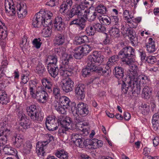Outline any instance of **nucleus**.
<instances>
[{
	"instance_id": "54",
	"label": "nucleus",
	"mask_w": 159,
	"mask_h": 159,
	"mask_svg": "<svg viewBox=\"0 0 159 159\" xmlns=\"http://www.w3.org/2000/svg\"><path fill=\"white\" fill-rule=\"evenodd\" d=\"M47 79H43L42 80V83L43 85V86L45 88V89H48V91L49 93H51L52 92V89H51V85H47L46 84Z\"/></svg>"
},
{
	"instance_id": "36",
	"label": "nucleus",
	"mask_w": 159,
	"mask_h": 159,
	"mask_svg": "<svg viewBox=\"0 0 159 159\" xmlns=\"http://www.w3.org/2000/svg\"><path fill=\"white\" fill-rule=\"evenodd\" d=\"M2 65L0 66V80L3 79L5 76V72L7 70V63L6 61L2 62Z\"/></svg>"
},
{
	"instance_id": "46",
	"label": "nucleus",
	"mask_w": 159,
	"mask_h": 159,
	"mask_svg": "<svg viewBox=\"0 0 159 159\" xmlns=\"http://www.w3.org/2000/svg\"><path fill=\"white\" fill-rule=\"evenodd\" d=\"M8 127V121L7 119H5L0 121V132L2 130L3 132V130L7 128Z\"/></svg>"
},
{
	"instance_id": "20",
	"label": "nucleus",
	"mask_w": 159,
	"mask_h": 159,
	"mask_svg": "<svg viewBox=\"0 0 159 159\" xmlns=\"http://www.w3.org/2000/svg\"><path fill=\"white\" fill-rule=\"evenodd\" d=\"M59 120V122L60 125H62V126L66 128H74L72 126V123L71 119L68 116H66L63 120Z\"/></svg>"
},
{
	"instance_id": "37",
	"label": "nucleus",
	"mask_w": 159,
	"mask_h": 159,
	"mask_svg": "<svg viewBox=\"0 0 159 159\" xmlns=\"http://www.w3.org/2000/svg\"><path fill=\"white\" fill-rule=\"evenodd\" d=\"M76 44L77 45L81 44L88 41V37L86 35L81 37H77L75 38Z\"/></svg>"
},
{
	"instance_id": "2",
	"label": "nucleus",
	"mask_w": 159,
	"mask_h": 159,
	"mask_svg": "<svg viewBox=\"0 0 159 159\" xmlns=\"http://www.w3.org/2000/svg\"><path fill=\"white\" fill-rule=\"evenodd\" d=\"M135 57L134 49L131 47L125 46L119 51L118 55H114L110 58L114 62L119 58L124 64L129 65L134 62Z\"/></svg>"
},
{
	"instance_id": "63",
	"label": "nucleus",
	"mask_w": 159,
	"mask_h": 159,
	"mask_svg": "<svg viewBox=\"0 0 159 159\" xmlns=\"http://www.w3.org/2000/svg\"><path fill=\"white\" fill-rule=\"evenodd\" d=\"M55 52L60 56H63L64 53L63 48H57L55 49Z\"/></svg>"
},
{
	"instance_id": "19",
	"label": "nucleus",
	"mask_w": 159,
	"mask_h": 159,
	"mask_svg": "<svg viewBox=\"0 0 159 159\" xmlns=\"http://www.w3.org/2000/svg\"><path fill=\"white\" fill-rule=\"evenodd\" d=\"M48 94L46 92L36 93L34 98H36L38 102L43 103H45L48 98Z\"/></svg>"
},
{
	"instance_id": "40",
	"label": "nucleus",
	"mask_w": 159,
	"mask_h": 159,
	"mask_svg": "<svg viewBox=\"0 0 159 159\" xmlns=\"http://www.w3.org/2000/svg\"><path fill=\"white\" fill-rule=\"evenodd\" d=\"M61 91L58 86H54L52 88V94L55 98L58 99L60 97H61Z\"/></svg>"
},
{
	"instance_id": "52",
	"label": "nucleus",
	"mask_w": 159,
	"mask_h": 159,
	"mask_svg": "<svg viewBox=\"0 0 159 159\" xmlns=\"http://www.w3.org/2000/svg\"><path fill=\"white\" fill-rule=\"evenodd\" d=\"M41 40L40 38H36L34 39L32 42L34 46L37 49L39 48L42 43L41 42Z\"/></svg>"
},
{
	"instance_id": "57",
	"label": "nucleus",
	"mask_w": 159,
	"mask_h": 159,
	"mask_svg": "<svg viewBox=\"0 0 159 159\" xmlns=\"http://www.w3.org/2000/svg\"><path fill=\"white\" fill-rule=\"evenodd\" d=\"M126 21L129 24V25L130 27L129 28H131V29L133 28H135L138 25V24L135 21H134V19L132 20L131 19H130V20H128Z\"/></svg>"
},
{
	"instance_id": "28",
	"label": "nucleus",
	"mask_w": 159,
	"mask_h": 159,
	"mask_svg": "<svg viewBox=\"0 0 159 159\" xmlns=\"http://www.w3.org/2000/svg\"><path fill=\"white\" fill-rule=\"evenodd\" d=\"M55 155L59 159H69L68 153L64 149L57 150Z\"/></svg>"
},
{
	"instance_id": "29",
	"label": "nucleus",
	"mask_w": 159,
	"mask_h": 159,
	"mask_svg": "<svg viewBox=\"0 0 159 159\" xmlns=\"http://www.w3.org/2000/svg\"><path fill=\"white\" fill-rule=\"evenodd\" d=\"M10 134V130L8 128L5 129V130H2L0 132V142L2 144L5 143L7 140V137Z\"/></svg>"
},
{
	"instance_id": "27",
	"label": "nucleus",
	"mask_w": 159,
	"mask_h": 159,
	"mask_svg": "<svg viewBox=\"0 0 159 159\" xmlns=\"http://www.w3.org/2000/svg\"><path fill=\"white\" fill-rule=\"evenodd\" d=\"M47 145V144H44L43 142H38L36 145V150L39 156H44V154L45 153L44 147Z\"/></svg>"
},
{
	"instance_id": "48",
	"label": "nucleus",
	"mask_w": 159,
	"mask_h": 159,
	"mask_svg": "<svg viewBox=\"0 0 159 159\" xmlns=\"http://www.w3.org/2000/svg\"><path fill=\"white\" fill-rule=\"evenodd\" d=\"M9 101L7 94H0V103L2 105L6 104Z\"/></svg>"
},
{
	"instance_id": "43",
	"label": "nucleus",
	"mask_w": 159,
	"mask_h": 159,
	"mask_svg": "<svg viewBox=\"0 0 159 159\" xmlns=\"http://www.w3.org/2000/svg\"><path fill=\"white\" fill-rule=\"evenodd\" d=\"M116 27H112L109 30V33L111 35L116 37H119L120 35L119 28Z\"/></svg>"
},
{
	"instance_id": "9",
	"label": "nucleus",
	"mask_w": 159,
	"mask_h": 159,
	"mask_svg": "<svg viewBox=\"0 0 159 159\" xmlns=\"http://www.w3.org/2000/svg\"><path fill=\"white\" fill-rule=\"evenodd\" d=\"M47 12V13L44 11H40L39 12L42 16V20L43 22V26L51 25L52 24V20H51L52 13L50 11Z\"/></svg>"
},
{
	"instance_id": "21",
	"label": "nucleus",
	"mask_w": 159,
	"mask_h": 159,
	"mask_svg": "<svg viewBox=\"0 0 159 159\" xmlns=\"http://www.w3.org/2000/svg\"><path fill=\"white\" fill-rule=\"evenodd\" d=\"M96 66L93 65L89 66L88 62H87V66L83 69L82 70V75L83 76L86 77L90 75L91 72L94 71L96 72Z\"/></svg>"
},
{
	"instance_id": "60",
	"label": "nucleus",
	"mask_w": 159,
	"mask_h": 159,
	"mask_svg": "<svg viewBox=\"0 0 159 159\" xmlns=\"http://www.w3.org/2000/svg\"><path fill=\"white\" fill-rule=\"evenodd\" d=\"M159 117V114L158 113H155L153 116L152 123V125L157 124L158 119Z\"/></svg>"
},
{
	"instance_id": "50",
	"label": "nucleus",
	"mask_w": 159,
	"mask_h": 159,
	"mask_svg": "<svg viewBox=\"0 0 159 159\" xmlns=\"http://www.w3.org/2000/svg\"><path fill=\"white\" fill-rule=\"evenodd\" d=\"M32 145L30 142L27 141L25 144L23 145L24 151L26 153L30 152V150L32 148Z\"/></svg>"
},
{
	"instance_id": "17",
	"label": "nucleus",
	"mask_w": 159,
	"mask_h": 159,
	"mask_svg": "<svg viewBox=\"0 0 159 159\" xmlns=\"http://www.w3.org/2000/svg\"><path fill=\"white\" fill-rule=\"evenodd\" d=\"M84 88L85 86L84 84H79L75 89V94L81 99H84L85 97V92L84 91Z\"/></svg>"
},
{
	"instance_id": "56",
	"label": "nucleus",
	"mask_w": 159,
	"mask_h": 159,
	"mask_svg": "<svg viewBox=\"0 0 159 159\" xmlns=\"http://www.w3.org/2000/svg\"><path fill=\"white\" fill-rule=\"evenodd\" d=\"M71 137V139L74 142L79 139L82 138V135L80 134L73 133L72 134Z\"/></svg>"
},
{
	"instance_id": "3",
	"label": "nucleus",
	"mask_w": 159,
	"mask_h": 159,
	"mask_svg": "<svg viewBox=\"0 0 159 159\" xmlns=\"http://www.w3.org/2000/svg\"><path fill=\"white\" fill-rule=\"evenodd\" d=\"M94 0H80L77 6H73L70 11L67 14L68 17L72 18L75 16H78L82 15V11L86 8L92 4Z\"/></svg>"
},
{
	"instance_id": "18",
	"label": "nucleus",
	"mask_w": 159,
	"mask_h": 159,
	"mask_svg": "<svg viewBox=\"0 0 159 159\" xmlns=\"http://www.w3.org/2000/svg\"><path fill=\"white\" fill-rule=\"evenodd\" d=\"M90 10L89 9H86L84 12L85 13L83 16L86 19H87L90 21H93L95 20L96 17H97L98 19V16H100L98 14L97 12L94 11L92 13H90Z\"/></svg>"
},
{
	"instance_id": "45",
	"label": "nucleus",
	"mask_w": 159,
	"mask_h": 159,
	"mask_svg": "<svg viewBox=\"0 0 159 159\" xmlns=\"http://www.w3.org/2000/svg\"><path fill=\"white\" fill-rule=\"evenodd\" d=\"M50 26H44L45 27L43 29L42 33V35L44 37H47L50 36L52 31L50 28H48Z\"/></svg>"
},
{
	"instance_id": "31",
	"label": "nucleus",
	"mask_w": 159,
	"mask_h": 159,
	"mask_svg": "<svg viewBox=\"0 0 159 159\" xmlns=\"http://www.w3.org/2000/svg\"><path fill=\"white\" fill-rule=\"evenodd\" d=\"M152 89L150 87L145 86L142 91V96L145 99H149L151 94Z\"/></svg>"
},
{
	"instance_id": "24",
	"label": "nucleus",
	"mask_w": 159,
	"mask_h": 159,
	"mask_svg": "<svg viewBox=\"0 0 159 159\" xmlns=\"http://www.w3.org/2000/svg\"><path fill=\"white\" fill-rule=\"evenodd\" d=\"M133 62L130 64L131 65L129 70L130 74L129 78H130V80L131 79H132L133 78H135V77L137 76L139 71L137 66L134 64H132Z\"/></svg>"
},
{
	"instance_id": "47",
	"label": "nucleus",
	"mask_w": 159,
	"mask_h": 159,
	"mask_svg": "<svg viewBox=\"0 0 159 159\" xmlns=\"http://www.w3.org/2000/svg\"><path fill=\"white\" fill-rule=\"evenodd\" d=\"M147 50L150 53H152L155 51V47L154 42L148 43L146 45Z\"/></svg>"
},
{
	"instance_id": "58",
	"label": "nucleus",
	"mask_w": 159,
	"mask_h": 159,
	"mask_svg": "<svg viewBox=\"0 0 159 159\" xmlns=\"http://www.w3.org/2000/svg\"><path fill=\"white\" fill-rule=\"evenodd\" d=\"M146 61L149 63L154 64L157 61V59L154 56H149L147 57Z\"/></svg>"
},
{
	"instance_id": "30",
	"label": "nucleus",
	"mask_w": 159,
	"mask_h": 159,
	"mask_svg": "<svg viewBox=\"0 0 159 159\" xmlns=\"http://www.w3.org/2000/svg\"><path fill=\"white\" fill-rule=\"evenodd\" d=\"M7 36V28L4 23L0 20V39H5Z\"/></svg>"
},
{
	"instance_id": "11",
	"label": "nucleus",
	"mask_w": 159,
	"mask_h": 159,
	"mask_svg": "<svg viewBox=\"0 0 159 159\" xmlns=\"http://www.w3.org/2000/svg\"><path fill=\"white\" fill-rule=\"evenodd\" d=\"M86 20L84 17H81L75 18L73 20L71 21L69 23V25H75L78 27L80 30H83L86 26Z\"/></svg>"
},
{
	"instance_id": "1",
	"label": "nucleus",
	"mask_w": 159,
	"mask_h": 159,
	"mask_svg": "<svg viewBox=\"0 0 159 159\" xmlns=\"http://www.w3.org/2000/svg\"><path fill=\"white\" fill-rule=\"evenodd\" d=\"M148 77L144 75H141L137 78L131 79L129 81L126 82L123 81L121 85V91L122 93H126L128 92L130 96H133L136 93L137 94L140 93L141 85L145 84Z\"/></svg>"
},
{
	"instance_id": "38",
	"label": "nucleus",
	"mask_w": 159,
	"mask_h": 159,
	"mask_svg": "<svg viewBox=\"0 0 159 159\" xmlns=\"http://www.w3.org/2000/svg\"><path fill=\"white\" fill-rule=\"evenodd\" d=\"M3 152L5 154L8 155H14L16 153V150L9 146L4 147L3 146Z\"/></svg>"
},
{
	"instance_id": "6",
	"label": "nucleus",
	"mask_w": 159,
	"mask_h": 159,
	"mask_svg": "<svg viewBox=\"0 0 159 159\" xmlns=\"http://www.w3.org/2000/svg\"><path fill=\"white\" fill-rule=\"evenodd\" d=\"M104 57L102 56L100 53L98 51L93 52L92 55L89 56L87 57V62L89 66L93 65L94 66H98L96 63H101L104 61Z\"/></svg>"
},
{
	"instance_id": "44",
	"label": "nucleus",
	"mask_w": 159,
	"mask_h": 159,
	"mask_svg": "<svg viewBox=\"0 0 159 159\" xmlns=\"http://www.w3.org/2000/svg\"><path fill=\"white\" fill-rule=\"evenodd\" d=\"M15 139L14 144L16 147L19 148L23 145V139L20 136H16Z\"/></svg>"
},
{
	"instance_id": "5",
	"label": "nucleus",
	"mask_w": 159,
	"mask_h": 159,
	"mask_svg": "<svg viewBox=\"0 0 159 159\" xmlns=\"http://www.w3.org/2000/svg\"><path fill=\"white\" fill-rule=\"evenodd\" d=\"M26 110L28 115L33 121L36 122L41 121L43 119V117L39 115L35 105H32L27 107Z\"/></svg>"
},
{
	"instance_id": "61",
	"label": "nucleus",
	"mask_w": 159,
	"mask_h": 159,
	"mask_svg": "<svg viewBox=\"0 0 159 159\" xmlns=\"http://www.w3.org/2000/svg\"><path fill=\"white\" fill-rule=\"evenodd\" d=\"M77 117L78 119H77V117H76L74 118V120L75 119L76 120L75 122H76V123H80V125H83V126H88L89 125V122H84L83 121L82 122V121H81L80 119H79V118H80L78 116H77Z\"/></svg>"
},
{
	"instance_id": "13",
	"label": "nucleus",
	"mask_w": 159,
	"mask_h": 159,
	"mask_svg": "<svg viewBox=\"0 0 159 159\" xmlns=\"http://www.w3.org/2000/svg\"><path fill=\"white\" fill-rule=\"evenodd\" d=\"M74 82L70 78L66 79L65 83L62 82L61 87L63 91L65 92L68 93L71 91L74 87Z\"/></svg>"
},
{
	"instance_id": "7",
	"label": "nucleus",
	"mask_w": 159,
	"mask_h": 159,
	"mask_svg": "<svg viewBox=\"0 0 159 159\" xmlns=\"http://www.w3.org/2000/svg\"><path fill=\"white\" fill-rule=\"evenodd\" d=\"M45 125L47 129L49 131L56 130L59 125V120L54 116H48L45 121Z\"/></svg>"
},
{
	"instance_id": "49",
	"label": "nucleus",
	"mask_w": 159,
	"mask_h": 159,
	"mask_svg": "<svg viewBox=\"0 0 159 159\" xmlns=\"http://www.w3.org/2000/svg\"><path fill=\"white\" fill-rule=\"evenodd\" d=\"M93 26V24L89 25L86 29L85 32L88 35L92 36L94 34L95 30Z\"/></svg>"
},
{
	"instance_id": "22",
	"label": "nucleus",
	"mask_w": 159,
	"mask_h": 159,
	"mask_svg": "<svg viewBox=\"0 0 159 159\" xmlns=\"http://www.w3.org/2000/svg\"><path fill=\"white\" fill-rule=\"evenodd\" d=\"M48 70L51 76L55 78L58 74L59 70L57 65H48Z\"/></svg>"
},
{
	"instance_id": "14",
	"label": "nucleus",
	"mask_w": 159,
	"mask_h": 159,
	"mask_svg": "<svg viewBox=\"0 0 159 159\" xmlns=\"http://www.w3.org/2000/svg\"><path fill=\"white\" fill-rule=\"evenodd\" d=\"M123 33H125L130 38L131 42L133 43L138 42V38L135 31L131 28H125Z\"/></svg>"
},
{
	"instance_id": "15",
	"label": "nucleus",
	"mask_w": 159,
	"mask_h": 159,
	"mask_svg": "<svg viewBox=\"0 0 159 159\" xmlns=\"http://www.w3.org/2000/svg\"><path fill=\"white\" fill-rule=\"evenodd\" d=\"M42 16L40 13L38 12L34 16L33 20L32 25L35 28H38L42 25L43 26V23L42 19Z\"/></svg>"
},
{
	"instance_id": "25",
	"label": "nucleus",
	"mask_w": 159,
	"mask_h": 159,
	"mask_svg": "<svg viewBox=\"0 0 159 159\" xmlns=\"http://www.w3.org/2000/svg\"><path fill=\"white\" fill-rule=\"evenodd\" d=\"M111 23L115 27H121V30L123 31H124L125 29L124 26L122 25L121 21L116 16H112L111 17Z\"/></svg>"
},
{
	"instance_id": "33",
	"label": "nucleus",
	"mask_w": 159,
	"mask_h": 159,
	"mask_svg": "<svg viewBox=\"0 0 159 159\" xmlns=\"http://www.w3.org/2000/svg\"><path fill=\"white\" fill-rule=\"evenodd\" d=\"M57 61V57L56 55H50L47 59L48 65H56Z\"/></svg>"
},
{
	"instance_id": "59",
	"label": "nucleus",
	"mask_w": 159,
	"mask_h": 159,
	"mask_svg": "<svg viewBox=\"0 0 159 159\" xmlns=\"http://www.w3.org/2000/svg\"><path fill=\"white\" fill-rule=\"evenodd\" d=\"M142 113L144 115H146L148 114L149 111V106L146 104H144L142 107Z\"/></svg>"
},
{
	"instance_id": "12",
	"label": "nucleus",
	"mask_w": 159,
	"mask_h": 159,
	"mask_svg": "<svg viewBox=\"0 0 159 159\" xmlns=\"http://www.w3.org/2000/svg\"><path fill=\"white\" fill-rule=\"evenodd\" d=\"M4 6L6 12L10 13L12 16L16 14L15 7L12 0H5Z\"/></svg>"
},
{
	"instance_id": "35",
	"label": "nucleus",
	"mask_w": 159,
	"mask_h": 159,
	"mask_svg": "<svg viewBox=\"0 0 159 159\" xmlns=\"http://www.w3.org/2000/svg\"><path fill=\"white\" fill-rule=\"evenodd\" d=\"M64 37L63 35L61 34H57L54 40V43L59 45L63 44L64 42Z\"/></svg>"
},
{
	"instance_id": "4",
	"label": "nucleus",
	"mask_w": 159,
	"mask_h": 159,
	"mask_svg": "<svg viewBox=\"0 0 159 159\" xmlns=\"http://www.w3.org/2000/svg\"><path fill=\"white\" fill-rule=\"evenodd\" d=\"M72 58L71 55H68L66 58L63 57L61 61L62 66L59 68V71L61 75L65 76H69L71 75L73 71L72 67L70 65L69 60Z\"/></svg>"
},
{
	"instance_id": "16",
	"label": "nucleus",
	"mask_w": 159,
	"mask_h": 159,
	"mask_svg": "<svg viewBox=\"0 0 159 159\" xmlns=\"http://www.w3.org/2000/svg\"><path fill=\"white\" fill-rule=\"evenodd\" d=\"M96 73L105 77H109L111 74V69L108 66H106L104 68L100 66H96Z\"/></svg>"
},
{
	"instance_id": "51",
	"label": "nucleus",
	"mask_w": 159,
	"mask_h": 159,
	"mask_svg": "<svg viewBox=\"0 0 159 159\" xmlns=\"http://www.w3.org/2000/svg\"><path fill=\"white\" fill-rule=\"evenodd\" d=\"M83 55H86L92 50V48L89 45H84L82 46Z\"/></svg>"
},
{
	"instance_id": "39",
	"label": "nucleus",
	"mask_w": 159,
	"mask_h": 159,
	"mask_svg": "<svg viewBox=\"0 0 159 159\" xmlns=\"http://www.w3.org/2000/svg\"><path fill=\"white\" fill-rule=\"evenodd\" d=\"M93 26L94 28L95 31L99 32H104L106 30V28L105 26L99 23L93 24Z\"/></svg>"
},
{
	"instance_id": "62",
	"label": "nucleus",
	"mask_w": 159,
	"mask_h": 159,
	"mask_svg": "<svg viewBox=\"0 0 159 159\" xmlns=\"http://www.w3.org/2000/svg\"><path fill=\"white\" fill-rule=\"evenodd\" d=\"M54 26L56 29L58 30H60L63 29L64 25L63 23H58L54 24Z\"/></svg>"
},
{
	"instance_id": "26",
	"label": "nucleus",
	"mask_w": 159,
	"mask_h": 159,
	"mask_svg": "<svg viewBox=\"0 0 159 159\" xmlns=\"http://www.w3.org/2000/svg\"><path fill=\"white\" fill-rule=\"evenodd\" d=\"M124 69L121 67L116 66L113 70V73L116 77L120 79L124 75Z\"/></svg>"
},
{
	"instance_id": "34",
	"label": "nucleus",
	"mask_w": 159,
	"mask_h": 159,
	"mask_svg": "<svg viewBox=\"0 0 159 159\" xmlns=\"http://www.w3.org/2000/svg\"><path fill=\"white\" fill-rule=\"evenodd\" d=\"M98 19L101 23L103 25H107L111 23V17L110 18L108 16H104L102 17L101 16H99Z\"/></svg>"
},
{
	"instance_id": "55",
	"label": "nucleus",
	"mask_w": 159,
	"mask_h": 159,
	"mask_svg": "<svg viewBox=\"0 0 159 159\" xmlns=\"http://www.w3.org/2000/svg\"><path fill=\"white\" fill-rule=\"evenodd\" d=\"M36 70L38 73L42 74L45 71V68L43 65L39 64L36 67Z\"/></svg>"
},
{
	"instance_id": "42",
	"label": "nucleus",
	"mask_w": 159,
	"mask_h": 159,
	"mask_svg": "<svg viewBox=\"0 0 159 159\" xmlns=\"http://www.w3.org/2000/svg\"><path fill=\"white\" fill-rule=\"evenodd\" d=\"M95 11H97L98 14V13L102 14H106L107 10V7L104 5L100 4L97 6Z\"/></svg>"
},
{
	"instance_id": "41",
	"label": "nucleus",
	"mask_w": 159,
	"mask_h": 159,
	"mask_svg": "<svg viewBox=\"0 0 159 159\" xmlns=\"http://www.w3.org/2000/svg\"><path fill=\"white\" fill-rule=\"evenodd\" d=\"M55 109L59 113L65 114L66 113V110L69 108L66 107H64L61 104L58 103L55 106Z\"/></svg>"
},
{
	"instance_id": "64",
	"label": "nucleus",
	"mask_w": 159,
	"mask_h": 159,
	"mask_svg": "<svg viewBox=\"0 0 159 159\" xmlns=\"http://www.w3.org/2000/svg\"><path fill=\"white\" fill-rule=\"evenodd\" d=\"M82 138H80L79 139L74 142L73 143L75 144L77 146H78L80 147H82L83 145V141Z\"/></svg>"
},
{
	"instance_id": "8",
	"label": "nucleus",
	"mask_w": 159,
	"mask_h": 159,
	"mask_svg": "<svg viewBox=\"0 0 159 159\" xmlns=\"http://www.w3.org/2000/svg\"><path fill=\"white\" fill-rule=\"evenodd\" d=\"M76 108V114L82 116H86L89 113L88 105L84 102H79Z\"/></svg>"
},
{
	"instance_id": "10",
	"label": "nucleus",
	"mask_w": 159,
	"mask_h": 159,
	"mask_svg": "<svg viewBox=\"0 0 159 159\" xmlns=\"http://www.w3.org/2000/svg\"><path fill=\"white\" fill-rule=\"evenodd\" d=\"M18 116L20 120V124L24 129H27L30 127L31 124L29 118L22 112H19Z\"/></svg>"
},
{
	"instance_id": "53",
	"label": "nucleus",
	"mask_w": 159,
	"mask_h": 159,
	"mask_svg": "<svg viewBox=\"0 0 159 159\" xmlns=\"http://www.w3.org/2000/svg\"><path fill=\"white\" fill-rule=\"evenodd\" d=\"M124 17L125 18V20L127 21L130 20V19H132L133 18L132 16H131L129 13V11L128 10H125L123 13Z\"/></svg>"
},
{
	"instance_id": "23",
	"label": "nucleus",
	"mask_w": 159,
	"mask_h": 159,
	"mask_svg": "<svg viewBox=\"0 0 159 159\" xmlns=\"http://www.w3.org/2000/svg\"><path fill=\"white\" fill-rule=\"evenodd\" d=\"M72 0H66L63 2L60 6V11L61 13H64L66 12L68 8L72 5Z\"/></svg>"
},
{
	"instance_id": "32",
	"label": "nucleus",
	"mask_w": 159,
	"mask_h": 159,
	"mask_svg": "<svg viewBox=\"0 0 159 159\" xmlns=\"http://www.w3.org/2000/svg\"><path fill=\"white\" fill-rule=\"evenodd\" d=\"M60 104L64 107H66L70 108V103L71 102L68 97L65 96H62L59 98Z\"/></svg>"
}]
</instances>
